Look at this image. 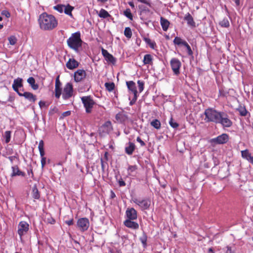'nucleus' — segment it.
<instances>
[{
	"label": "nucleus",
	"instance_id": "338daca9",
	"mask_svg": "<svg viewBox=\"0 0 253 253\" xmlns=\"http://www.w3.org/2000/svg\"><path fill=\"white\" fill-rule=\"evenodd\" d=\"M119 184L120 186H124L126 185L125 182L122 179L119 180Z\"/></svg>",
	"mask_w": 253,
	"mask_h": 253
},
{
	"label": "nucleus",
	"instance_id": "c03bdc74",
	"mask_svg": "<svg viewBox=\"0 0 253 253\" xmlns=\"http://www.w3.org/2000/svg\"><path fill=\"white\" fill-rule=\"evenodd\" d=\"M64 7H65V5L59 4H57L55 6H54L53 7V8L54 10H57L59 12L62 13L64 11Z\"/></svg>",
	"mask_w": 253,
	"mask_h": 253
},
{
	"label": "nucleus",
	"instance_id": "423d86ee",
	"mask_svg": "<svg viewBox=\"0 0 253 253\" xmlns=\"http://www.w3.org/2000/svg\"><path fill=\"white\" fill-rule=\"evenodd\" d=\"M61 94H62V98L64 100L68 99L72 96L73 94V87L71 83H68L65 85Z\"/></svg>",
	"mask_w": 253,
	"mask_h": 253
},
{
	"label": "nucleus",
	"instance_id": "473e14b6",
	"mask_svg": "<svg viewBox=\"0 0 253 253\" xmlns=\"http://www.w3.org/2000/svg\"><path fill=\"white\" fill-rule=\"evenodd\" d=\"M32 197L34 199L38 200L40 198V193L37 187L36 186H34L33 187L32 193Z\"/></svg>",
	"mask_w": 253,
	"mask_h": 253
},
{
	"label": "nucleus",
	"instance_id": "3c124183",
	"mask_svg": "<svg viewBox=\"0 0 253 253\" xmlns=\"http://www.w3.org/2000/svg\"><path fill=\"white\" fill-rule=\"evenodd\" d=\"M169 125L173 128H177L178 126H179V125L178 123H177L176 122H175L173 121V120L172 118H171L169 122Z\"/></svg>",
	"mask_w": 253,
	"mask_h": 253
},
{
	"label": "nucleus",
	"instance_id": "393cba45",
	"mask_svg": "<svg viewBox=\"0 0 253 253\" xmlns=\"http://www.w3.org/2000/svg\"><path fill=\"white\" fill-rule=\"evenodd\" d=\"M135 149V145L131 142H129L128 146L125 148V152L128 155H131Z\"/></svg>",
	"mask_w": 253,
	"mask_h": 253
},
{
	"label": "nucleus",
	"instance_id": "6ab92c4d",
	"mask_svg": "<svg viewBox=\"0 0 253 253\" xmlns=\"http://www.w3.org/2000/svg\"><path fill=\"white\" fill-rule=\"evenodd\" d=\"M21 96H23L30 102L34 103L37 100L36 96L30 92H24Z\"/></svg>",
	"mask_w": 253,
	"mask_h": 253
},
{
	"label": "nucleus",
	"instance_id": "b1692460",
	"mask_svg": "<svg viewBox=\"0 0 253 253\" xmlns=\"http://www.w3.org/2000/svg\"><path fill=\"white\" fill-rule=\"evenodd\" d=\"M115 118L120 123H124L128 119L127 116L121 112L117 114Z\"/></svg>",
	"mask_w": 253,
	"mask_h": 253
},
{
	"label": "nucleus",
	"instance_id": "a18cd8bd",
	"mask_svg": "<svg viewBox=\"0 0 253 253\" xmlns=\"http://www.w3.org/2000/svg\"><path fill=\"white\" fill-rule=\"evenodd\" d=\"M124 15L127 17L129 19L132 20L133 19V16L131 13V11L130 9L127 8L126 10L124 12Z\"/></svg>",
	"mask_w": 253,
	"mask_h": 253
},
{
	"label": "nucleus",
	"instance_id": "a878e982",
	"mask_svg": "<svg viewBox=\"0 0 253 253\" xmlns=\"http://www.w3.org/2000/svg\"><path fill=\"white\" fill-rule=\"evenodd\" d=\"M143 62L144 65H153V57L150 54L144 55Z\"/></svg>",
	"mask_w": 253,
	"mask_h": 253
},
{
	"label": "nucleus",
	"instance_id": "c85d7f7f",
	"mask_svg": "<svg viewBox=\"0 0 253 253\" xmlns=\"http://www.w3.org/2000/svg\"><path fill=\"white\" fill-rule=\"evenodd\" d=\"M74 9V7L70 5L69 4L65 5V7H64V13L70 16L71 17H73V14L72 13V11Z\"/></svg>",
	"mask_w": 253,
	"mask_h": 253
},
{
	"label": "nucleus",
	"instance_id": "052dcab7",
	"mask_svg": "<svg viewBox=\"0 0 253 253\" xmlns=\"http://www.w3.org/2000/svg\"><path fill=\"white\" fill-rule=\"evenodd\" d=\"M137 99V94L134 95V97H133V99L129 102L130 105H132L133 104H134L135 102H136Z\"/></svg>",
	"mask_w": 253,
	"mask_h": 253
},
{
	"label": "nucleus",
	"instance_id": "7ed1b4c3",
	"mask_svg": "<svg viewBox=\"0 0 253 253\" xmlns=\"http://www.w3.org/2000/svg\"><path fill=\"white\" fill-rule=\"evenodd\" d=\"M221 112H218L212 108H208L205 110V121L206 122H213L217 124Z\"/></svg>",
	"mask_w": 253,
	"mask_h": 253
},
{
	"label": "nucleus",
	"instance_id": "4468645a",
	"mask_svg": "<svg viewBox=\"0 0 253 253\" xmlns=\"http://www.w3.org/2000/svg\"><path fill=\"white\" fill-rule=\"evenodd\" d=\"M86 75V72L84 70L78 69L74 73V80L76 82H81L85 78Z\"/></svg>",
	"mask_w": 253,
	"mask_h": 253
},
{
	"label": "nucleus",
	"instance_id": "4c0bfd02",
	"mask_svg": "<svg viewBox=\"0 0 253 253\" xmlns=\"http://www.w3.org/2000/svg\"><path fill=\"white\" fill-rule=\"evenodd\" d=\"M105 86L106 87V90H107L109 92H111L114 89L115 85L113 82L106 83L105 84Z\"/></svg>",
	"mask_w": 253,
	"mask_h": 253
},
{
	"label": "nucleus",
	"instance_id": "aec40b11",
	"mask_svg": "<svg viewBox=\"0 0 253 253\" xmlns=\"http://www.w3.org/2000/svg\"><path fill=\"white\" fill-rule=\"evenodd\" d=\"M126 84L128 90L131 91L133 95L137 94L135 83L133 81H127L126 82Z\"/></svg>",
	"mask_w": 253,
	"mask_h": 253
},
{
	"label": "nucleus",
	"instance_id": "774afa93",
	"mask_svg": "<svg viewBox=\"0 0 253 253\" xmlns=\"http://www.w3.org/2000/svg\"><path fill=\"white\" fill-rule=\"evenodd\" d=\"M219 95L220 96L224 97L226 95V92H225L223 90L220 89L219 90Z\"/></svg>",
	"mask_w": 253,
	"mask_h": 253
},
{
	"label": "nucleus",
	"instance_id": "de8ad7c7",
	"mask_svg": "<svg viewBox=\"0 0 253 253\" xmlns=\"http://www.w3.org/2000/svg\"><path fill=\"white\" fill-rule=\"evenodd\" d=\"M137 84H138L139 91V92H141L144 89V83L142 81L138 80L137 81Z\"/></svg>",
	"mask_w": 253,
	"mask_h": 253
},
{
	"label": "nucleus",
	"instance_id": "ddd939ff",
	"mask_svg": "<svg viewBox=\"0 0 253 253\" xmlns=\"http://www.w3.org/2000/svg\"><path fill=\"white\" fill-rule=\"evenodd\" d=\"M113 126L110 121L106 122L99 128V131L103 134H108L113 130Z\"/></svg>",
	"mask_w": 253,
	"mask_h": 253
},
{
	"label": "nucleus",
	"instance_id": "a211bd4d",
	"mask_svg": "<svg viewBox=\"0 0 253 253\" xmlns=\"http://www.w3.org/2000/svg\"><path fill=\"white\" fill-rule=\"evenodd\" d=\"M79 63L74 58H70L66 63V67L70 70H73L79 66Z\"/></svg>",
	"mask_w": 253,
	"mask_h": 253
},
{
	"label": "nucleus",
	"instance_id": "49530a36",
	"mask_svg": "<svg viewBox=\"0 0 253 253\" xmlns=\"http://www.w3.org/2000/svg\"><path fill=\"white\" fill-rule=\"evenodd\" d=\"M9 43L11 45H14L17 42V38L15 36H11L8 38Z\"/></svg>",
	"mask_w": 253,
	"mask_h": 253
},
{
	"label": "nucleus",
	"instance_id": "37998d69",
	"mask_svg": "<svg viewBox=\"0 0 253 253\" xmlns=\"http://www.w3.org/2000/svg\"><path fill=\"white\" fill-rule=\"evenodd\" d=\"M237 111L239 112L240 115L242 116H246L247 114V111L245 107L240 106L237 109Z\"/></svg>",
	"mask_w": 253,
	"mask_h": 253
},
{
	"label": "nucleus",
	"instance_id": "6e6552de",
	"mask_svg": "<svg viewBox=\"0 0 253 253\" xmlns=\"http://www.w3.org/2000/svg\"><path fill=\"white\" fill-rule=\"evenodd\" d=\"M170 65L171 69L175 75H178L180 74V68L181 66V63L179 59L173 58L170 61Z\"/></svg>",
	"mask_w": 253,
	"mask_h": 253
},
{
	"label": "nucleus",
	"instance_id": "9d476101",
	"mask_svg": "<svg viewBox=\"0 0 253 253\" xmlns=\"http://www.w3.org/2000/svg\"><path fill=\"white\" fill-rule=\"evenodd\" d=\"M29 229V224L25 221H21L19 222L18 226V234L21 237L23 235L26 234Z\"/></svg>",
	"mask_w": 253,
	"mask_h": 253
},
{
	"label": "nucleus",
	"instance_id": "58836bf2",
	"mask_svg": "<svg viewBox=\"0 0 253 253\" xmlns=\"http://www.w3.org/2000/svg\"><path fill=\"white\" fill-rule=\"evenodd\" d=\"M219 25L221 27L225 28H228L230 26L229 22L227 18H224L220 21Z\"/></svg>",
	"mask_w": 253,
	"mask_h": 253
},
{
	"label": "nucleus",
	"instance_id": "72a5a7b5",
	"mask_svg": "<svg viewBox=\"0 0 253 253\" xmlns=\"http://www.w3.org/2000/svg\"><path fill=\"white\" fill-rule=\"evenodd\" d=\"M151 125L157 129H159L161 126V124L159 120L158 119H155L153 120L151 123Z\"/></svg>",
	"mask_w": 253,
	"mask_h": 253
},
{
	"label": "nucleus",
	"instance_id": "1a4fd4ad",
	"mask_svg": "<svg viewBox=\"0 0 253 253\" xmlns=\"http://www.w3.org/2000/svg\"><path fill=\"white\" fill-rule=\"evenodd\" d=\"M133 201V202L137 204L143 211L148 209L151 205V201L149 199L143 200L134 199Z\"/></svg>",
	"mask_w": 253,
	"mask_h": 253
},
{
	"label": "nucleus",
	"instance_id": "412c9836",
	"mask_svg": "<svg viewBox=\"0 0 253 253\" xmlns=\"http://www.w3.org/2000/svg\"><path fill=\"white\" fill-rule=\"evenodd\" d=\"M241 155L244 159H246L253 165V156H251V154L248 149L242 151Z\"/></svg>",
	"mask_w": 253,
	"mask_h": 253
},
{
	"label": "nucleus",
	"instance_id": "c756f323",
	"mask_svg": "<svg viewBox=\"0 0 253 253\" xmlns=\"http://www.w3.org/2000/svg\"><path fill=\"white\" fill-rule=\"evenodd\" d=\"M27 82L30 84L31 87L34 90H37L39 88V85L36 84L35 79L33 77H30L27 79Z\"/></svg>",
	"mask_w": 253,
	"mask_h": 253
},
{
	"label": "nucleus",
	"instance_id": "f8f14e48",
	"mask_svg": "<svg viewBox=\"0 0 253 253\" xmlns=\"http://www.w3.org/2000/svg\"><path fill=\"white\" fill-rule=\"evenodd\" d=\"M62 83L59 80V76L58 75L55 79V97L57 99H59L62 94Z\"/></svg>",
	"mask_w": 253,
	"mask_h": 253
},
{
	"label": "nucleus",
	"instance_id": "2eb2a0df",
	"mask_svg": "<svg viewBox=\"0 0 253 253\" xmlns=\"http://www.w3.org/2000/svg\"><path fill=\"white\" fill-rule=\"evenodd\" d=\"M134 219H126L124 221V225L133 230H137L139 228V224L137 222L134 221Z\"/></svg>",
	"mask_w": 253,
	"mask_h": 253
},
{
	"label": "nucleus",
	"instance_id": "bb28decb",
	"mask_svg": "<svg viewBox=\"0 0 253 253\" xmlns=\"http://www.w3.org/2000/svg\"><path fill=\"white\" fill-rule=\"evenodd\" d=\"M142 39L152 49H154L157 47L156 42L154 41H152L149 38L143 36Z\"/></svg>",
	"mask_w": 253,
	"mask_h": 253
},
{
	"label": "nucleus",
	"instance_id": "6e6d98bb",
	"mask_svg": "<svg viewBox=\"0 0 253 253\" xmlns=\"http://www.w3.org/2000/svg\"><path fill=\"white\" fill-rule=\"evenodd\" d=\"M47 222L50 224H53L55 223V220L51 217L47 218Z\"/></svg>",
	"mask_w": 253,
	"mask_h": 253
},
{
	"label": "nucleus",
	"instance_id": "e2e57ef3",
	"mask_svg": "<svg viewBox=\"0 0 253 253\" xmlns=\"http://www.w3.org/2000/svg\"><path fill=\"white\" fill-rule=\"evenodd\" d=\"M39 105L40 107L41 108H42L44 107H46V105H45V102L43 101H42L41 100L39 102ZM47 106H46L47 107Z\"/></svg>",
	"mask_w": 253,
	"mask_h": 253
},
{
	"label": "nucleus",
	"instance_id": "f03ea898",
	"mask_svg": "<svg viewBox=\"0 0 253 253\" xmlns=\"http://www.w3.org/2000/svg\"><path fill=\"white\" fill-rule=\"evenodd\" d=\"M82 42L79 31L73 33L67 41L68 46L77 52L79 51V48L82 47Z\"/></svg>",
	"mask_w": 253,
	"mask_h": 253
},
{
	"label": "nucleus",
	"instance_id": "5701e85b",
	"mask_svg": "<svg viewBox=\"0 0 253 253\" xmlns=\"http://www.w3.org/2000/svg\"><path fill=\"white\" fill-rule=\"evenodd\" d=\"M12 172L11 173V176H25V173L21 171L17 166H15L12 167Z\"/></svg>",
	"mask_w": 253,
	"mask_h": 253
},
{
	"label": "nucleus",
	"instance_id": "f3484780",
	"mask_svg": "<svg viewBox=\"0 0 253 253\" xmlns=\"http://www.w3.org/2000/svg\"><path fill=\"white\" fill-rule=\"evenodd\" d=\"M101 51L102 55L107 61L110 62L113 64L116 62L115 58L112 54L109 53L107 50L102 48Z\"/></svg>",
	"mask_w": 253,
	"mask_h": 253
},
{
	"label": "nucleus",
	"instance_id": "8fccbe9b",
	"mask_svg": "<svg viewBox=\"0 0 253 253\" xmlns=\"http://www.w3.org/2000/svg\"><path fill=\"white\" fill-rule=\"evenodd\" d=\"M183 46H184L186 48V49L187 50L188 54L189 55H192L193 51L191 48L190 46L188 44V43L187 42L184 43Z\"/></svg>",
	"mask_w": 253,
	"mask_h": 253
},
{
	"label": "nucleus",
	"instance_id": "f704fd0d",
	"mask_svg": "<svg viewBox=\"0 0 253 253\" xmlns=\"http://www.w3.org/2000/svg\"><path fill=\"white\" fill-rule=\"evenodd\" d=\"M173 43L177 45H184V43L186 42L185 41L183 40L180 37H176L173 40Z\"/></svg>",
	"mask_w": 253,
	"mask_h": 253
},
{
	"label": "nucleus",
	"instance_id": "13d9d810",
	"mask_svg": "<svg viewBox=\"0 0 253 253\" xmlns=\"http://www.w3.org/2000/svg\"><path fill=\"white\" fill-rule=\"evenodd\" d=\"M45 164H46V158L45 157L41 158V166H42V169H43L44 167Z\"/></svg>",
	"mask_w": 253,
	"mask_h": 253
},
{
	"label": "nucleus",
	"instance_id": "dca6fc26",
	"mask_svg": "<svg viewBox=\"0 0 253 253\" xmlns=\"http://www.w3.org/2000/svg\"><path fill=\"white\" fill-rule=\"evenodd\" d=\"M126 219L135 220L137 218V211L133 208H128L126 211Z\"/></svg>",
	"mask_w": 253,
	"mask_h": 253
},
{
	"label": "nucleus",
	"instance_id": "4be33fe9",
	"mask_svg": "<svg viewBox=\"0 0 253 253\" xmlns=\"http://www.w3.org/2000/svg\"><path fill=\"white\" fill-rule=\"evenodd\" d=\"M184 19L187 21V24L192 27H196V23L194 21L193 18L189 13L186 14L184 17Z\"/></svg>",
	"mask_w": 253,
	"mask_h": 253
},
{
	"label": "nucleus",
	"instance_id": "20e7f679",
	"mask_svg": "<svg viewBox=\"0 0 253 253\" xmlns=\"http://www.w3.org/2000/svg\"><path fill=\"white\" fill-rule=\"evenodd\" d=\"M82 101L87 113H90L95 104V102L90 96H83L81 98Z\"/></svg>",
	"mask_w": 253,
	"mask_h": 253
},
{
	"label": "nucleus",
	"instance_id": "f257e3e1",
	"mask_svg": "<svg viewBox=\"0 0 253 253\" xmlns=\"http://www.w3.org/2000/svg\"><path fill=\"white\" fill-rule=\"evenodd\" d=\"M39 23L40 28L43 30H52L58 25L57 20L55 17L51 14L45 12L41 14L39 18Z\"/></svg>",
	"mask_w": 253,
	"mask_h": 253
},
{
	"label": "nucleus",
	"instance_id": "9b49d317",
	"mask_svg": "<svg viewBox=\"0 0 253 253\" xmlns=\"http://www.w3.org/2000/svg\"><path fill=\"white\" fill-rule=\"evenodd\" d=\"M228 140V135L226 133H223L215 138L211 139V142L216 144H222L226 143Z\"/></svg>",
	"mask_w": 253,
	"mask_h": 253
},
{
	"label": "nucleus",
	"instance_id": "a19ab883",
	"mask_svg": "<svg viewBox=\"0 0 253 253\" xmlns=\"http://www.w3.org/2000/svg\"><path fill=\"white\" fill-rule=\"evenodd\" d=\"M11 131L7 130V131H5L4 135H3V137L4 138L5 142L6 143H8L9 142V141L10 140V138H11Z\"/></svg>",
	"mask_w": 253,
	"mask_h": 253
},
{
	"label": "nucleus",
	"instance_id": "0e129e2a",
	"mask_svg": "<svg viewBox=\"0 0 253 253\" xmlns=\"http://www.w3.org/2000/svg\"><path fill=\"white\" fill-rule=\"evenodd\" d=\"M108 153L107 152H105L104 155V158L103 159L104 161H106V164L107 165V161H108Z\"/></svg>",
	"mask_w": 253,
	"mask_h": 253
},
{
	"label": "nucleus",
	"instance_id": "e433bc0d",
	"mask_svg": "<svg viewBox=\"0 0 253 253\" xmlns=\"http://www.w3.org/2000/svg\"><path fill=\"white\" fill-rule=\"evenodd\" d=\"M98 16L100 18H108V17L111 16L110 14L106 10H105L104 9H101L100 10L99 13L98 14Z\"/></svg>",
	"mask_w": 253,
	"mask_h": 253
},
{
	"label": "nucleus",
	"instance_id": "680f3d73",
	"mask_svg": "<svg viewBox=\"0 0 253 253\" xmlns=\"http://www.w3.org/2000/svg\"><path fill=\"white\" fill-rule=\"evenodd\" d=\"M65 223L69 226L72 225L74 224V220L73 218H71L69 220H66L65 221Z\"/></svg>",
	"mask_w": 253,
	"mask_h": 253
},
{
	"label": "nucleus",
	"instance_id": "cd10ccee",
	"mask_svg": "<svg viewBox=\"0 0 253 253\" xmlns=\"http://www.w3.org/2000/svg\"><path fill=\"white\" fill-rule=\"evenodd\" d=\"M160 22L163 30L164 31H167L169 25V21L167 19L162 17H161Z\"/></svg>",
	"mask_w": 253,
	"mask_h": 253
},
{
	"label": "nucleus",
	"instance_id": "2f4dec72",
	"mask_svg": "<svg viewBox=\"0 0 253 253\" xmlns=\"http://www.w3.org/2000/svg\"><path fill=\"white\" fill-rule=\"evenodd\" d=\"M142 2L141 5H139V8L144 11H149L148 7L147 6L151 7L150 3L148 1H140Z\"/></svg>",
	"mask_w": 253,
	"mask_h": 253
},
{
	"label": "nucleus",
	"instance_id": "39448f33",
	"mask_svg": "<svg viewBox=\"0 0 253 253\" xmlns=\"http://www.w3.org/2000/svg\"><path fill=\"white\" fill-rule=\"evenodd\" d=\"M217 124H221L224 127H229L232 125V122L227 114L221 112Z\"/></svg>",
	"mask_w": 253,
	"mask_h": 253
},
{
	"label": "nucleus",
	"instance_id": "0eeeda50",
	"mask_svg": "<svg viewBox=\"0 0 253 253\" xmlns=\"http://www.w3.org/2000/svg\"><path fill=\"white\" fill-rule=\"evenodd\" d=\"M77 227L79 228L80 230L84 232L89 228V220L87 218H81L79 219L77 222Z\"/></svg>",
	"mask_w": 253,
	"mask_h": 253
},
{
	"label": "nucleus",
	"instance_id": "09e8293b",
	"mask_svg": "<svg viewBox=\"0 0 253 253\" xmlns=\"http://www.w3.org/2000/svg\"><path fill=\"white\" fill-rule=\"evenodd\" d=\"M137 169V167L136 165L129 166L127 169L129 174L131 175V173L135 171Z\"/></svg>",
	"mask_w": 253,
	"mask_h": 253
},
{
	"label": "nucleus",
	"instance_id": "603ef678",
	"mask_svg": "<svg viewBox=\"0 0 253 253\" xmlns=\"http://www.w3.org/2000/svg\"><path fill=\"white\" fill-rule=\"evenodd\" d=\"M1 14L5 16L6 18H9L10 16V13L7 10H3L1 12Z\"/></svg>",
	"mask_w": 253,
	"mask_h": 253
},
{
	"label": "nucleus",
	"instance_id": "69168bd1",
	"mask_svg": "<svg viewBox=\"0 0 253 253\" xmlns=\"http://www.w3.org/2000/svg\"><path fill=\"white\" fill-rule=\"evenodd\" d=\"M226 248L227 250L225 253H235L232 250L230 247L227 246Z\"/></svg>",
	"mask_w": 253,
	"mask_h": 253
},
{
	"label": "nucleus",
	"instance_id": "c9c22d12",
	"mask_svg": "<svg viewBox=\"0 0 253 253\" xmlns=\"http://www.w3.org/2000/svg\"><path fill=\"white\" fill-rule=\"evenodd\" d=\"M140 241L142 244L143 247L145 248L147 247V236L146 233H143V235L139 238Z\"/></svg>",
	"mask_w": 253,
	"mask_h": 253
},
{
	"label": "nucleus",
	"instance_id": "bf43d9fd",
	"mask_svg": "<svg viewBox=\"0 0 253 253\" xmlns=\"http://www.w3.org/2000/svg\"><path fill=\"white\" fill-rule=\"evenodd\" d=\"M70 115H71V111H67L63 112L62 114L61 118H64L65 117L70 116Z\"/></svg>",
	"mask_w": 253,
	"mask_h": 253
},
{
	"label": "nucleus",
	"instance_id": "4d7b16f0",
	"mask_svg": "<svg viewBox=\"0 0 253 253\" xmlns=\"http://www.w3.org/2000/svg\"><path fill=\"white\" fill-rule=\"evenodd\" d=\"M136 141L140 144L141 146H144L145 145V142L142 140L140 137L138 136L137 137Z\"/></svg>",
	"mask_w": 253,
	"mask_h": 253
},
{
	"label": "nucleus",
	"instance_id": "79ce46f5",
	"mask_svg": "<svg viewBox=\"0 0 253 253\" xmlns=\"http://www.w3.org/2000/svg\"><path fill=\"white\" fill-rule=\"evenodd\" d=\"M124 35L127 39H130L132 37V31L129 27H126L125 29Z\"/></svg>",
	"mask_w": 253,
	"mask_h": 253
},
{
	"label": "nucleus",
	"instance_id": "5fc2aeb1",
	"mask_svg": "<svg viewBox=\"0 0 253 253\" xmlns=\"http://www.w3.org/2000/svg\"><path fill=\"white\" fill-rule=\"evenodd\" d=\"M100 161H101V169L103 171H104L105 168V164H106V161H104V160L102 158L101 159Z\"/></svg>",
	"mask_w": 253,
	"mask_h": 253
},
{
	"label": "nucleus",
	"instance_id": "7c9ffc66",
	"mask_svg": "<svg viewBox=\"0 0 253 253\" xmlns=\"http://www.w3.org/2000/svg\"><path fill=\"white\" fill-rule=\"evenodd\" d=\"M38 149L40 151V154L41 158L44 157V155L45 154L44 150V142L42 140H41L39 142Z\"/></svg>",
	"mask_w": 253,
	"mask_h": 253
},
{
	"label": "nucleus",
	"instance_id": "864d4df0",
	"mask_svg": "<svg viewBox=\"0 0 253 253\" xmlns=\"http://www.w3.org/2000/svg\"><path fill=\"white\" fill-rule=\"evenodd\" d=\"M12 88L13 89V90L16 92L17 93V94L20 96H21L22 92H21L19 90L18 88L19 87H16L15 86H14V85H12Z\"/></svg>",
	"mask_w": 253,
	"mask_h": 253
},
{
	"label": "nucleus",
	"instance_id": "ea45409f",
	"mask_svg": "<svg viewBox=\"0 0 253 253\" xmlns=\"http://www.w3.org/2000/svg\"><path fill=\"white\" fill-rule=\"evenodd\" d=\"M22 81L23 80L21 78H18L14 80L12 85H14V86L18 87H21L23 86Z\"/></svg>",
	"mask_w": 253,
	"mask_h": 253
}]
</instances>
